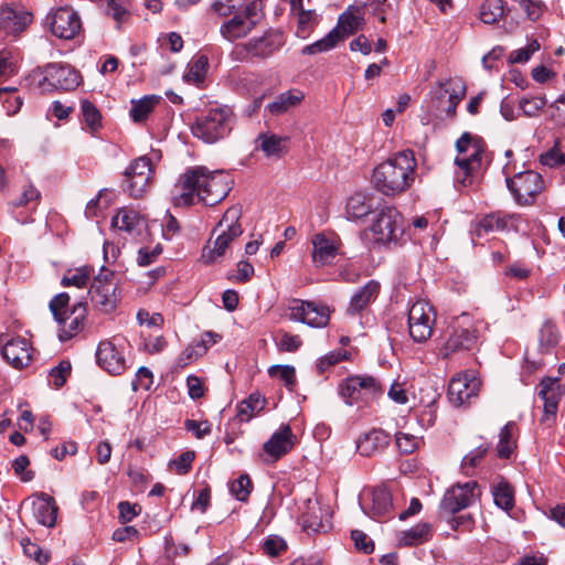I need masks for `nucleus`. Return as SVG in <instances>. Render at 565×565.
Returning <instances> with one entry per match:
<instances>
[{
  "label": "nucleus",
  "mask_w": 565,
  "mask_h": 565,
  "mask_svg": "<svg viewBox=\"0 0 565 565\" xmlns=\"http://www.w3.org/2000/svg\"><path fill=\"white\" fill-rule=\"evenodd\" d=\"M175 188L179 194L173 199L174 204L183 206L194 204L195 200L213 206L223 201L230 192L227 177L222 171H210L202 166L188 169L180 177Z\"/></svg>",
  "instance_id": "nucleus-1"
},
{
  "label": "nucleus",
  "mask_w": 565,
  "mask_h": 565,
  "mask_svg": "<svg viewBox=\"0 0 565 565\" xmlns=\"http://www.w3.org/2000/svg\"><path fill=\"white\" fill-rule=\"evenodd\" d=\"M417 162L412 150L394 153L373 170L375 189L384 195H396L408 190L416 175Z\"/></svg>",
  "instance_id": "nucleus-2"
},
{
  "label": "nucleus",
  "mask_w": 565,
  "mask_h": 565,
  "mask_svg": "<svg viewBox=\"0 0 565 565\" xmlns=\"http://www.w3.org/2000/svg\"><path fill=\"white\" fill-rule=\"evenodd\" d=\"M456 150L458 152L455 158L456 180L462 186H469L482 166L486 142L478 136L463 132L456 141Z\"/></svg>",
  "instance_id": "nucleus-3"
},
{
  "label": "nucleus",
  "mask_w": 565,
  "mask_h": 565,
  "mask_svg": "<svg viewBox=\"0 0 565 565\" xmlns=\"http://www.w3.org/2000/svg\"><path fill=\"white\" fill-rule=\"evenodd\" d=\"M478 343V326L469 315L462 313L460 317L455 318L445 330L439 355L443 359H449L454 355L475 350Z\"/></svg>",
  "instance_id": "nucleus-4"
},
{
  "label": "nucleus",
  "mask_w": 565,
  "mask_h": 565,
  "mask_svg": "<svg viewBox=\"0 0 565 565\" xmlns=\"http://www.w3.org/2000/svg\"><path fill=\"white\" fill-rule=\"evenodd\" d=\"M242 217V207L231 206L225 211L223 217L213 230V235L217 234L213 247H205L203 257L207 263H214L218 257L225 255L231 243L243 234L239 223Z\"/></svg>",
  "instance_id": "nucleus-5"
},
{
  "label": "nucleus",
  "mask_w": 565,
  "mask_h": 565,
  "mask_svg": "<svg viewBox=\"0 0 565 565\" xmlns=\"http://www.w3.org/2000/svg\"><path fill=\"white\" fill-rule=\"evenodd\" d=\"M232 129V110L228 107H215L201 114L191 126L194 137L206 143L225 138Z\"/></svg>",
  "instance_id": "nucleus-6"
},
{
  "label": "nucleus",
  "mask_w": 565,
  "mask_h": 565,
  "mask_svg": "<svg viewBox=\"0 0 565 565\" xmlns=\"http://www.w3.org/2000/svg\"><path fill=\"white\" fill-rule=\"evenodd\" d=\"M29 78L42 89L55 87L71 90L79 85L81 76L78 72L67 65L51 63L42 68L33 70Z\"/></svg>",
  "instance_id": "nucleus-7"
},
{
  "label": "nucleus",
  "mask_w": 565,
  "mask_h": 565,
  "mask_svg": "<svg viewBox=\"0 0 565 565\" xmlns=\"http://www.w3.org/2000/svg\"><path fill=\"white\" fill-rule=\"evenodd\" d=\"M340 395L348 405L359 402L367 404L384 393L382 384L377 379L369 375H354L348 377L340 384Z\"/></svg>",
  "instance_id": "nucleus-8"
},
{
  "label": "nucleus",
  "mask_w": 565,
  "mask_h": 565,
  "mask_svg": "<svg viewBox=\"0 0 565 565\" xmlns=\"http://www.w3.org/2000/svg\"><path fill=\"white\" fill-rule=\"evenodd\" d=\"M373 238L380 244H396L404 235L402 214L393 206L383 207L370 227Z\"/></svg>",
  "instance_id": "nucleus-9"
},
{
  "label": "nucleus",
  "mask_w": 565,
  "mask_h": 565,
  "mask_svg": "<svg viewBox=\"0 0 565 565\" xmlns=\"http://www.w3.org/2000/svg\"><path fill=\"white\" fill-rule=\"evenodd\" d=\"M88 294L95 310L102 313L113 312L119 301L117 284L114 281V273L103 269L92 282Z\"/></svg>",
  "instance_id": "nucleus-10"
},
{
  "label": "nucleus",
  "mask_w": 565,
  "mask_h": 565,
  "mask_svg": "<svg viewBox=\"0 0 565 565\" xmlns=\"http://www.w3.org/2000/svg\"><path fill=\"white\" fill-rule=\"evenodd\" d=\"M504 173L508 174L504 168ZM507 186L515 201L521 205H530L543 190V179L540 173L532 170L519 172L514 177L507 175Z\"/></svg>",
  "instance_id": "nucleus-11"
},
{
  "label": "nucleus",
  "mask_w": 565,
  "mask_h": 565,
  "mask_svg": "<svg viewBox=\"0 0 565 565\" xmlns=\"http://www.w3.org/2000/svg\"><path fill=\"white\" fill-rule=\"evenodd\" d=\"M359 502L362 511L374 520L393 516V499L385 486L364 489L360 494Z\"/></svg>",
  "instance_id": "nucleus-12"
},
{
  "label": "nucleus",
  "mask_w": 565,
  "mask_h": 565,
  "mask_svg": "<svg viewBox=\"0 0 565 565\" xmlns=\"http://www.w3.org/2000/svg\"><path fill=\"white\" fill-rule=\"evenodd\" d=\"M435 313L426 301H416L408 311V329L411 338L418 343L427 341L433 334Z\"/></svg>",
  "instance_id": "nucleus-13"
},
{
  "label": "nucleus",
  "mask_w": 565,
  "mask_h": 565,
  "mask_svg": "<svg viewBox=\"0 0 565 565\" xmlns=\"http://www.w3.org/2000/svg\"><path fill=\"white\" fill-rule=\"evenodd\" d=\"M124 342L120 338H113L100 341L97 347V363L111 375H120L127 367Z\"/></svg>",
  "instance_id": "nucleus-14"
},
{
  "label": "nucleus",
  "mask_w": 565,
  "mask_h": 565,
  "mask_svg": "<svg viewBox=\"0 0 565 565\" xmlns=\"http://www.w3.org/2000/svg\"><path fill=\"white\" fill-rule=\"evenodd\" d=\"M290 319L313 328H323L329 323V307L313 301L292 299L288 306Z\"/></svg>",
  "instance_id": "nucleus-15"
},
{
  "label": "nucleus",
  "mask_w": 565,
  "mask_h": 565,
  "mask_svg": "<svg viewBox=\"0 0 565 565\" xmlns=\"http://www.w3.org/2000/svg\"><path fill=\"white\" fill-rule=\"evenodd\" d=\"M151 174L152 163L148 157L142 156L135 159L124 172L126 178L125 191L131 198H141L149 186Z\"/></svg>",
  "instance_id": "nucleus-16"
},
{
  "label": "nucleus",
  "mask_w": 565,
  "mask_h": 565,
  "mask_svg": "<svg viewBox=\"0 0 565 565\" xmlns=\"http://www.w3.org/2000/svg\"><path fill=\"white\" fill-rule=\"evenodd\" d=\"M480 385V380L472 373L457 374L449 382L448 399L456 407L470 403L471 398L478 396Z\"/></svg>",
  "instance_id": "nucleus-17"
},
{
  "label": "nucleus",
  "mask_w": 565,
  "mask_h": 565,
  "mask_svg": "<svg viewBox=\"0 0 565 565\" xmlns=\"http://www.w3.org/2000/svg\"><path fill=\"white\" fill-rule=\"evenodd\" d=\"M0 344L2 356L12 367L21 370L31 363L33 348L25 338L17 337L7 340L4 334H0Z\"/></svg>",
  "instance_id": "nucleus-18"
},
{
  "label": "nucleus",
  "mask_w": 565,
  "mask_h": 565,
  "mask_svg": "<svg viewBox=\"0 0 565 565\" xmlns=\"http://www.w3.org/2000/svg\"><path fill=\"white\" fill-rule=\"evenodd\" d=\"M478 484L469 481L463 484H456L448 489L440 502V509L449 514H455L462 509L470 507L476 498Z\"/></svg>",
  "instance_id": "nucleus-19"
},
{
  "label": "nucleus",
  "mask_w": 565,
  "mask_h": 565,
  "mask_svg": "<svg viewBox=\"0 0 565 565\" xmlns=\"http://www.w3.org/2000/svg\"><path fill=\"white\" fill-rule=\"evenodd\" d=\"M51 32L63 40L74 39L82 29L79 15L71 8H60L51 17Z\"/></svg>",
  "instance_id": "nucleus-20"
},
{
  "label": "nucleus",
  "mask_w": 565,
  "mask_h": 565,
  "mask_svg": "<svg viewBox=\"0 0 565 565\" xmlns=\"http://www.w3.org/2000/svg\"><path fill=\"white\" fill-rule=\"evenodd\" d=\"M296 443L297 437L294 435L291 427L288 424L281 425L263 446L264 452L268 457L266 461L276 462L288 454Z\"/></svg>",
  "instance_id": "nucleus-21"
},
{
  "label": "nucleus",
  "mask_w": 565,
  "mask_h": 565,
  "mask_svg": "<svg viewBox=\"0 0 565 565\" xmlns=\"http://www.w3.org/2000/svg\"><path fill=\"white\" fill-rule=\"evenodd\" d=\"M86 313V302L78 301L72 307L68 313L61 317L60 320H55L60 326L58 339L62 342L71 340L84 330Z\"/></svg>",
  "instance_id": "nucleus-22"
},
{
  "label": "nucleus",
  "mask_w": 565,
  "mask_h": 565,
  "mask_svg": "<svg viewBox=\"0 0 565 565\" xmlns=\"http://www.w3.org/2000/svg\"><path fill=\"white\" fill-rule=\"evenodd\" d=\"M305 530L312 532H327L331 529V512L329 507H322L318 500L308 499L306 510L302 512Z\"/></svg>",
  "instance_id": "nucleus-23"
},
{
  "label": "nucleus",
  "mask_w": 565,
  "mask_h": 565,
  "mask_svg": "<svg viewBox=\"0 0 565 565\" xmlns=\"http://www.w3.org/2000/svg\"><path fill=\"white\" fill-rule=\"evenodd\" d=\"M312 260L317 266L330 264L338 255L340 239L334 233H319L312 238Z\"/></svg>",
  "instance_id": "nucleus-24"
},
{
  "label": "nucleus",
  "mask_w": 565,
  "mask_h": 565,
  "mask_svg": "<svg viewBox=\"0 0 565 565\" xmlns=\"http://www.w3.org/2000/svg\"><path fill=\"white\" fill-rule=\"evenodd\" d=\"M284 43L282 34L276 30L265 32L263 36L250 39L245 43V50L255 57H268Z\"/></svg>",
  "instance_id": "nucleus-25"
},
{
  "label": "nucleus",
  "mask_w": 565,
  "mask_h": 565,
  "mask_svg": "<svg viewBox=\"0 0 565 565\" xmlns=\"http://www.w3.org/2000/svg\"><path fill=\"white\" fill-rule=\"evenodd\" d=\"M32 513L36 522L46 527H53L56 523L57 505L54 498L46 493H39L31 503Z\"/></svg>",
  "instance_id": "nucleus-26"
},
{
  "label": "nucleus",
  "mask_w": 565,
  "mask_h": 565,
  "mask_svg": "<svg viewBox=\"0 0 565 565\" xmlns=\"http://www.w3.org/2000/svg\"><path fill=\"white\" fill-rule=\"evenodd\" d=\"M32 22L31 13L4 6L0 8V29L7 34H17Z\"/></svg>",
  "instance_id": "nucleus-27"
},
{
  "label": "nucleus",
  "mask_w": 565,
  "mask_h": 565,
  "mask_svg": "<svg viewBox=\"0 0 565 565\" xmlns=\"http://www.w3.org/2000/svg\"><path fill=\"white\" fill-rule=\"evenodd\" d=\"M561 385L557 377H544L540 382L539 396L544 402V420L556 415L561 397Z\"/></svg>",
  "instance_id": "nucleus-28"
},
{
  "label": "nucleus",
  "mask_w": 565,
  "mask_h": 565,
  "mask_svg": "<svg viewBox=\"0 0 565 565\" xmlns=\"http://www.w3.org/2000/svg\"><path fill=\"white\" fill-rule=\"evenodd\" d=\"M390 443V436L382 429H372L363 434L356 441V449L362 456H373Z\"/></svg>",
  "instance_id": "nucleus-29"
},
{
  "label": "nucleus",
  "mask_w": 565,
  "mask_h": 565,
  "mask_svg": "<svg viewBox=\"0 0 565 565\" xmlns=\"http://www.w3.org/2000/svg\"><path fill=\"white\" fill-rule=\"evenodd\" d=\"M379 292L380 284L374 280H370L351 297L347 312L349 315H356L361 312L376 299Z\"/></svg>",
  "instance_id": "nucleus-30"
},
{
  "label": "nucleus",
  "mask_w": 565,
  "mask_h": 565,
  "mask_svg": "<svg viewBox=\"0 0 565 565\" xmlns=\"http://www.w3.org/2000/svg\"><path fill=\"white\" fill-rule=\"evenodd\" d=\"M513 218L514 215L491 213L476 223L472 234L482 237L489 233L507 230Z\"/></svg>",
  "instance_id": "nucleus-31"
},
{
  "label": "nucleus",
  "mask_w": 565,
  "mask_h": 565,
  "mask_svg": "<svg viewBox=\"0 0 565 565\" xmlns=\"http://www.w3.org/2000/svg\"><path fill=\"white\" fill-rule=\"evenodd\" d=\"M254 29L253 21H246L242 14H236L221 25L222 36L231 42L246 36Z\"/></svg>",
  "instance_id": "nucleus-32"
},
{
  "label": "nucleus",
  "mask_w": 565,
  "mask_h": 565,
  "mask_svg": "<svg viewBox=\"0 0 565 565\" xmlns=\"http://www.w3.org/2000/svg\"><path fill=\"white\" fill-rule=\"evenodd\" d=\"M265 405L266 399L259 393H253L238 404L236 418L242 423L249 422L264 409Z\"/></svg>",
  "instance_id": "nucleus-33"
},
{
  "label": "nucleus",
  "mask_w": 565,
  "mask_h": 565,
  "mask_svg": "<svg viewBox=\"0 0 565 565\" xmlns=\"http://www.w3.org/2000/svg\"><path fill=\"white\" fill-rule=\"evenodd\" d=\"M372 199L358 192L351 195L347 202L345 212L349 218L359 220L372 212Z\"/></svg>",
  "instance_id": "nucleus-34"
},
{
  "label": "nucleus",
  "mask_w": 565,
  "mask_h": 565,
  "mask_svg": "<svg viewBox=\"0 0 565 565\" xmlns=\"http://www.w3.org/2000/svg\"><path fill=\"white\" fill-rule=\"evenodd\" d=\"M139 214L130 209H120L111 218V227L134 234L141 225Z\"/></svg>",
  "instance_id": "nucleus-35"
},
{
  "label": "nucleus",
  "mask_w": 565,
  "mask_h": 565,
  "mask_svg": "<svg viewBox=\"0 0 565 565\" xmlns=\"http://www.w3.org/2000/svg\"><path fill=\"white\" fill-rule=\"evenodd\" d=\"M258 146L266 157L279 158L286 151V138L274 134H262L257 138Z\"/></svg>",
  "instance_id": "nucleus-36"
},
{
  "label": "nucleus",
  "mask_w": 565,
  "mask_h": 565,
  "mask_svg": "<svg viewBox=\"0 0 565 565\" xmlns=\"http://www.w3.org/2000/svg\"><path fill=\"white\" fill-rule=\"evenodd\" d=\"M302 98V93L289 90L276 97L266 108L271 115H281L298 105Z\"/></svg>",
  "instance_id": "nucleus-37"
},
{
  "label": "nucleus",
  "mask_w": 565,
  "mask_h": 565,
  "mask_svg": "<svg viewBox=\"0 0 565 565\" xmlns=\"http://www.w3.org/2000/svg\"><path fill=\"white\" fill-rule=\"evenodd\" d=\"M492 495L495 505L504 511H510L514 507V490L508 481L501 479L492 486Z\"/></svg>",
  "instance_id": "nucleus-38"
},
{
  "label": "nucleus",
  "mask_w": 565,
  "mask_h": 565,
  "mask_svg": "<svg viewBox=\"0 0 565 565\" xmlns=\"http://www.w3.org/2000/svg\"><path fill=\"white\" fill-rule=\"evenodd\" d=\"M160 97L156 95L145 96L138 100H131L130 117L135 122L145 121L152 113L154 106L159 103Z\"/></svg>",
  "instance_id": "nucleus-39"
},
{
  "label": "nucleus",
  "mask_w": 565,
  "mask_h": 565,
  "mask_svg": "<svg viewBox=\"0 0 565 565\" xmlns=\"http://www.w3.org/2000/svg\"><path fill=\"white\" fill-rule=\"evenodd\" d=\"M503 0H484L480 6L479 17L486 24H494L505 15Z\"/></svg>",
  "instance_id": "nucleus-40"
},
{
  "label": "nucleus",
  "mask_w": 565,
  "mask_h": 565,
  "mask_svg": "<svg viewBox=\"0 0 565 565\" xmlns=\"http://www.w3.org/2000/svg\"><path fill=\"white\" fill-rule=\"evenodd\" d=\"M82 121L85 129L92 135H95L102 127V114L95 104L88 99L81 102Z\"/></svg>",
  "instance_id": "nucleus-41"
},
{
  "label": "nucleus",
  "mask_w": 565,
  "mask_h": 565,
  "mask_svg": "<svg viewBox=\"0 0 565 565\" xmlns=\"http://www.w3.org/2000/svg\"><path fill=\"white\" fill-rule=\"evenodd\" d=\"M339 33V30H331L324 38L303 46L301 54L315 55L334 49L337 44L341 42V35Z\"/></svg>",
  "instance_id": "nucleus-42"
},
{
  "label": "nucleus",
  "mask_w": 565,
  "mask_h": 565,
  "mask_svg": "<svg viewBox=\"0 0 565 565\" xmlns=\"http://www.w3.org/2000/svg\"><path fill=\"white\" fill-rule=\"evenodd\" d=\"M297 18L296 35L300 39H307L319 23V17L315 10L299 11L295 14Z\"/></svg>",
  "instance_id": "nucleus-43"
},
{
  "label": "nucleus",
  "mask_w": 565,
  "mask_h": 565,
  "mask_svg": "<svg viewBox=\"0 0 565 565\" xmlns=\"http://www.w3.org/2000/svg\"><path fill=\"white\" fill-rule=\"evenodd\" d=\"M100 10L111 17L119 26L129 18V12L121 0H96Z\"/></svg>",
  "instance_id": "nucleus-44"
},
{
  "label": "nucleus",
  "mask_w": 565,
  "mask_h": 565,
  "mask_svg": "<svg viewBox=\"0 0 565 565\" xmlns=\"http://www.w3.org/2000/svg\"><path fill=\"white\" fill-rule=\"evenodd\" d=\"M516 429V424L514 422H509L505 426H503L499 434V443L497 446V452L500 458H509L514 448V441L512 440V435Z\"/></svg>",
  "instance_id": "nucleus-45"
},
{
  "label": "nucleus",
  "mask_w": 565,
  "mask_h": 565,
  "mask_svg": "<svg viewBox=\"0 0 565 565\" xmlns=\"http://www.w3.org/2000/svg\"><path fill=\"white\" fill-rule=\"evenodd\" d=\"M209 66V60L204 55L198 56L194 61H192L188 71L184 74V79L189 83L200 84L203 82L206 71Z\"/></svg>",
  "instance_id": "nucleus-46"
},
{
  "label": "nucleus",
  "mask_w": 565,
  "mask_h": 565,
  "mask_svg": "<svg viewBox=\"0 0 565 565\" xmlns=\"http://www.w3.org/2000/svg\"><path fill=\"white\" fill-rule=\"evenodd\" d=\"M431 526L429 523H418L403 535V542L406 545H419L429 540Z\"/></svg>",
  "instance_id": "nucleus-47"
},
{
  "label": "nucleus",
  "mask_w": 565,
  "mask_h": 565,
  "mask_svg": "<svg viewBox=\"0 0 565 565\" xmlns=\"http://www.w3.org/2000/svg\"><path fill=\"white\" fill-rule=\"evenodd\" d=\"M90 270L87 267L76 268L68 270L62 278L61 284L64 287L75 286L77 288H84L87 286L89 280Z\"/></svg>",
  "instance_id": "nucleus-48"
},
{
  "label": "nucleus",
  "mask_w": 565,
  "mask_h": 565,
  "mask_svg": "<svg viewBox=\"0 0 565 565\" xmlns=\"http://www.w3.org/2000/svg\"><path fill=\"white\" fill-rule=\"evenodd\" d=\"M361 24V19L352 13H343L340 15L338 25L332 30H339V34L341 35V41L348 38L350 34H353Z\"/></svg>",
  "instance_id": "nucleus-49"
},
{
  "label": "nucleus",
  "mask_w": 565,
  "mask_h": 565,
  "mask_svg": "<svg viewBox=\"0 0 565 565\" xmlns=\"http://www.w3.org/2000/svg\"><path fill=\"white\" fill-rule=\"evenodd\" d=\"M546 105L544 96L522 97L519 102V107L527 117H535Z\"/></svg>",
  "instance_id": "nucleus-50"
},
{
  "label": "nucleus",
  "mask_w": 565,
  "mask_h": 565,
  "mask_svg": "<svg viewBox=\"0 0 565 565\" xmlns=\"http://www.w3.org/2000/svg\"><path fill=\"white\" fill-rule=\"evenodd\" d=\"M489 451V446H478L476 449L466 455L461 461V468L466 475H469L471 470L477 468L481 460Z\"/></svg>",
  "instance_id": "nucleus-51"
},
{
  "label": "nucleus",
  "mask_w": 565,
  "mask_h": 565,
  "mask_svg": "<svg viewBox=\"0 0 565 565\" xmlns=\"http://www.w3.org/2000/svg\"><path fill=\"white\" fill-rule=\"evenodd\" d=\"M252 481L247 475H242L230 484L231 493L239 501H246L250 494Z\"/></svg>",
  "instance_id": "nucleus-52"
},
{
  "label": "nucleus",
  "mask_w": 565,
  "mask_h": 565,
  "mask_svg": "<svg viewBox=\"0 0 565 565\" xmlns=\"http://www.w3.org/2000/svg\"><path fill=\"white\" fill-rule=\"evenodd\" d=\"M268 373L271 377H277L284 381L285 385L291 390L296 383L295 367L290 365H273L269 367Z\"/></svg>",
  "instance_id": "nucleus-53"
},
{
  "label": "nucleus",
  "mask_w": 565,
  "mask_h": 565,
  "mask_svg": "<svg viewBox=\"0 0 565 565\" xmlns=\"http://www.w3.org/2000/svg\"><path fill=\"white\" fill-rule=\"evenodd\" d=\"M70 299V295L66 292H61L52 298L49 307L55 320H60L71 311L68 309Z\"/></svg>",
  "instance_id": "nucleus-54"
},
{
  "label": "nucleus",
  "mask_w": 565,
  "mask_h": 565,
  "mask_svg": "<svg viewBox=\"0 0 565 565\" xmlns=\"http://www.w3.org/2000/svg\"><path fill=\"white\" fill-rule=\"evenodd\" d=\"M539 50L540 43L537 42V40H533L525 47L512 51L509 55V62L511 64L525 63L531 58L533 53H535Z\"/></svg>",
  "instance_id": "nucleus-55"
},
{
  "label": "nucleus",
  "mask_w": 565,
  "mask_h": 565,
  "mask_svg": "<svg viewBox=\"0 0 565 565\" xmlns=\"http://www.w3.org/2000/svg\"><path fill=\"white\" fill-rule=\"evenodd\" d=\"M21 546L23 548L24 554L30 558H33L39 564L45 565L49 562V554L43 553L41 547L35 543L31 542L30 539H22Z\"/></svg>",
  "instance_id": "nucleus-56"
},
{
  "label": "nucleus",
  "mask_w": 565,
  "mask_h": 565,
  "mask_svg": "<svg viewBox=\"0 0 565 565\" xmlns=\"http://www.w3.org/2000/svg\"><path fill=\"white\" fill-rule=\"evenodd\" d=\"M263 550L269 556H278L287 550V543L278 535H269L263 543Z\"/></svg>",
  "instance_id": "nucleus-57"
},
{
  "label": "nucleus",
  "mask_w": 565,
  "mask_h": 565,
  "mask_svg": "<svg viewBox=\"0 0 565 565\" xmlns=\"http://www.w3.org/2000/svg\"><path fill=\"white\" fill-rule=\"evenodd\" d=\"M220 339L221 337L217 333L207 331L204 332L199 340L192 341L191 344L194 348L195 353L200 358L206 353L210 345L215 344Z\"/></svg>",
  "instance_id": "nucleus-58"
},
{
  "label": "nucleus",
  "mask_w": 565,
  "mask_h": 565,
  "mask_svg": "<svg viewBox=\"0 0 565 565\" xmlns=\"http://www.w3.org/2000/svg\"><path fill=\"white\" fill-rule=\"evenodd\" d=\"M41 198L40 191L31 183L26 184L22 189L21 195L11 202L13 207L25 206L30 202H38Z\"/></svg>",
  "instance_id": "nucleus-59"
},
{
  "label": "nucleus",
  "mask_w": 565,
  "mask_h": 565,
  "mask_svg": "<svg viewBox=\"0 0 565 565\" xmlns=\"http://www.w3.org/2000/svg\"><path fill=\"white\" fill-rule=\"evenodd\" d=\"M184 428L192 433L198 439H203L212 431V425L209 420L198 422L194 419H185Z\"/></svg>",
  "instance_id": "nucleus-60"
},
{
  "label": "nucleus",
  "mask_w": 565,
  "mask_h": 565,
  "mask_svg": "<svg viewBox=\"0 0 565 565\" xmlns=\"http://www.w3.org/2000/svg\"><path fill=\"white\" fill-rule=\"evenodd\" d=\"M153 382L152 372L146 367L141 366L138 369L135 380L131 382L132 390L136 392L138 390H150Z\"/></svg>",
  "instance_id": "nucleus-61"
},
{
  "label": "nucleus",
  "mask_w": 565,
  "mask_h": 565,
  "mask_svg": "<svg viewBox=\"0 0 565 565\" xmlns=\"http://www.w3.org/2000/svg\"><path fill=\"white\" fill-rule=\"evenodd\" d=\"M418 445V437L406 433L396 434V446L402 454H412Z\"/></svg>",
  "instance_id": "nucleus-62"
},
{
  "label": "nucleus",
  "mask_w": 565,
  "mask_h": 565,
  "mask_svg": "<svg viewBox=\"0 0 565 565\" xmlns=\"http://www.w3.org/2000/svg\"><path fill=\"white\" fill-rule=\"evenodd\" d=\"M254 275V266L247 260H241L237 263L236 271L228 274L227 278L236 282H246Z\"/></svg>",
  "instance_id": "nucleus-63"
},
{
  "label": "nucleus",
  "mask_w": 565,
  "mask_h": 565,
  "mask_svg": "<svg viewBox=\"0 0 565 565\" xmlns=\"http://www.w3.org/2000/svg\"><path fill=\"white\" fill-rule=\"evenodd\" d=\"M71 363L68 361H62L55 367L50 371V379L53 381L55 387H61L66 382L67 375L71 373Z\"/></svg>",
  "instance_id": "nucleus-64"
}]
</instances>
